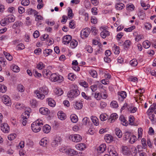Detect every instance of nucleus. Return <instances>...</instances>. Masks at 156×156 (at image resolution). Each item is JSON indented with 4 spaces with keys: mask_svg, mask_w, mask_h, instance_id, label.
<instances>
[{
    "mask_svg": "<svg viewBox=\"0 0 156 156\" xmlns=\"http://www.w3.org/2000/svg\"><path fill=\"white\" fill-rule=\"evenodd\" d=\"M34 93L38 98L43 99L45 97L44 95H47L48 93V89L46 87H41L39 90H35Z\"/></svg>",
    "mask_w": 156,
    "mask_h": 156,
    "instance_id": "1",
    "label": "nucleus"
},
{
    "mask_svg": "<svg viewBox=\"0 0 156 156\" xmlns=\"http://www.w3.org/2000/svg\"><path fill=\"white\" fill-rule=\"evenodd\" d=\"M43 125V124L42 122H40L38 120H37L31 124V129L34 132L37 133L40 130L41 128Z\"/></svg>",
    "mask_w": 156,
    "mask_h": 156,
    "instance_id": "2",
    "label": "nucleus"
},
{
    "mask_svg": "<svg viewBox=\"0 0 156 156\" xmlns=\"http://www.w3.org/2000/svg\"><path fill=\"white\" fill-rule=\"evenodd\" d=\"M50 80L52 81L60 83L63 81V77L60 75H58L56 73H53L51 75Z\"/></svg>",
    "mask_w": 156,
    "mask_h": 156,
    "instance_id": "3",
    "label": "nucleus"
},
{
    "mask_svg": "<svg viewBox=\"0 0 156 156\" xmlns=\"http://www.w3.org/2000/svg\"><path fill=\"white\" fill-rule=\"evenodd\" d=\"M63 153H66L67 154L71 155H75L77 154V152L75 150L70 148L62 149L60 150Z\"/></svg>",
    "mask_w": 156,
    "mask_h": 156,
    "instance_id": "4",
    "label": "nucleus"
},
{
    "mask_svg": "<svg viewBox=\"0 0 156 156\" xmlns=\"http://www.w3.org/2000/svg\"><path fill=\"white\" fill-rule=\"evenodd\" d=\"M79 91L77 89H73L70 91L68 94V97L74 98L78 96L80 94Z\"/></svg>",
    "mask_w": 156,
    "mask_h": 156,
    "instance_id": "5",
    "label": "nucleus"
},
{
    "mask_svg": "<svg viewBox=\"0 0 156 156\" xmlns=\"http://www.w3.org/2000/svg\"><path fill=\"white\" fill-rule=\"evenodd\" d=\"M69 138L72 141L75 142H79L82 139L81 136L80 135L76 134L70 135L69 137Z\"/></svg>",
    "mask_w": 156,
    "mask_h": 156,
    "instance_id": "6",
    "label": "nucleus"
},
{
    "mask_svg": "<svg viewBox=\"0 0 156 156\" xmlns=\"http://www.w3.org/2000/svg\"><path fill=\"white\" fill-rule=\"evenodd\" d=\"M90 30L88 28H86L83 30L80 33V36L82 38L87 37L90 33Z\"/></svg>",
    "mask_w": 156,
    "mask_h": 156,
    "instance_id": "7",
    "label": "nucleus"
},
{
    "mask_svg": "<svg viewBox=\"0 0 156 156\" xmlns=\"http://www.w3.org/2000/svg\"><path fill=\"white\" fill-rule=\"evenodd\" d=\"M4 103L7 106H9L11 104V102L10 98L6 95H4L2 98Z\"/></svg>",
    "mask_w": 156,
    "mask_h": 156,
    "instance_id": "8",
    "label": "nucleus"
},
{
    "mask_svg": "<svg viewBox=\"0 0 156 156\" xmlns=\"http://www.w3.org/2000/svg\"><path fill=\"white\" fill-rule=\"evenodd\" d=\"M1 130L4 133H8L9 130V127L7 123H3L1 125Z\"/></svg>",
    "mask_w": 156,
    "mask_h": 156,
    "instance_id": "9",
    "label": "nucleus"
},
{
    "mask_svg": "<svg viewBox=\"0 0 156 156\" xmlns=\"http://www.w3.org/2000/svg\"><path fill=\"white\" fill-rule=\"evenodd\" d=\"M31 112V109L30 108H28L25 111L24 113H23L22 116L23 120L27 119L29 117Z\"/></svg>",
    "mask_w": 156,
    "mask_h": 156,
    "instance_id": "10",
    "label": "nucleus"
},
{
    "mask_svg": "<svg viewBox=\"0 0 156 156\" xmlns=\"http://www.w3.org/2000/svg\"><path fill=\"white\" fill-rule=\"evenodd\" d=\"M72 39V37L70 35H67L62 38V42L65 44H69Z\"/></svg>",
    "mask_w": 156,
    "mask_h": 156,
    "instance_id": "11",
    "label": "nucleus"
},
{
    "mask_svg": "<svg viewBox=\"0 0 156 156\" xmlns=\"http://www.w3.org/2000/svg\"><path fill=\"white\" fill-rule=\"evenodd\" d=\"M118 95L119 101H122L126 97L127 94L126 92L122 91L120 92H119Z\"/></svg>",
    "mask_w": 156,
    "mask_h": 156,
    "instance_id": "12",
    "label": "nucleus"
},
{
    "mask_svg": "<svg viewBox=\"0 0 156 156\" xmlns=\"http://www.w3.org/2000/svg\"><path fill=\"white\" fill-rule=\"evenodd\" d=\"M118 118V115L116 113L112 114L110 116L108 119V122H114L115 120Z\"/></svg>",
    "mask_w": 156,
    "mask_h": 156,
    "instance_id": "13",
    "label": "nucleus"
},
{
    "mask_svg": "<svg viewBox=\"0 0 156 156\" xmlns=\"http://www.w3.org/2000/svg\"><path fill=\"white\" fill-rule=\"evenodd\" d=\"M57 115L58 118L61 120H63L66 118V115L62 111H60L58 112Z\"/></svg>",
    "mask_w": 156,
    "mask_h": 156,
    "instance_id": "14",
    "label": "nucleus"
},
{
    "mask_svg": "<svg viewBox=\"0 0 156 156\" xmlns=\"http://www.w3.org/2000/svg\"><path fill=\"white\" fill-rule=\"evenodd\" d=\"M39 111L41 114L47 115L50 113L49 110L46 108H40Z\"/></svg>",
    "mask_w": 156,
    "mask_h": 156,
    "instance_id": "15",
    "label": "nucleus"
},
{
    "mask_svg": "<svg viewBox=\"0 0 156 156\" xmlns=\"http://www.w3.org/2000/svg\"><path fill=\"white\" fill-rule=\"evenodd\" d=\"M106 147V145L105 144L101 145L97 148L98 152L100 153L103 152L105 150Z\"/></svg>",
    "mask_w": 156,
    "mask_h": 156,
    "instance_id": "16",
    "label": "nucleus"
},
{
    "mask_svg": "<svg viewBox=\"0 0 156 156\" xmlns=\"http://www.w3.org/2000/svg\"><path fill=\"white\" fill-rule=\"evenodd\" d=\"M85 144L83 143H80L77 144L76 145V148L79 150H83L86 147Z\"/></svg>",
    "mask_w": 156,
    "mask_h": 156,
    "instance_id": "17",
    "label": "nucleus"
},
{
    "mask_svg": "<svg viewBox=\"0 0 156 156\" xmlns=\"http://www.w3.org/2000/svg\"><path fill=\"white\" fill-rule=\"evenodd\" d=\"M51 127L48 125H46L43 128V131L45 133H48L50 131Z\"/></svg>",
    "mask_w": 156,
    "mask_h": 156,
    "instance_id": "18",
    "label": "nucleus"
},
{
    "mask_svg": "<svg viewBox=\"0 0 156 156\" xmlns=\"http://www.w3.org/2000/svg\"><path fill=\"white\" fill-rule=\"evenodd\" d=\"M115 133L119 138L122 137V133L121 130L118 128H116L115 129Z\"/></svg>",
    "mask_w": 156,
    "mask_h": 156,
    "instance_id": "19",
    "label": "nucleus"
},
{
    "mask_svg": "<svg viewBox=\"0 0 156 156\" xmlns=\"http://www.w3.org/2000/svg\"><path fill=\"white\" fill-rule=\"evenodd\" d=\"M44 76L45 78H48L51 74V72L49 70L45 69L43 72Z\"/></svg>",
    "mask_w": 156,
    "mask_h": 156,
    "instance_id": "20",
    "label": "nucleus"
},
{
    "mask_svg": "<svg viewBox=\"0 0 156 156\" xmlns=\"http://www.w3.org/2000/svg\"><path fill=\"white\" fill-rule=\"evenodd\" d=\"M124 4L122 3H118L115 5V8L117 10H121L124 7Z\"/></svg>",
    "mask_w": 156,
    "mask_h": 156,
    "instance_id": "21",
    "label": "nucleus"
},
{
    "mask_svg": "<svg viewBox=\"0 0 156 156\" xmlns=\"http://www.w3.org/2000/svg\"><path fill=\"white\" fill-rule=\"evenodd\" d=\"M122 148L123 154L126 155L129 153V148L127 146H123L122 147Z\"/></svg>",
    "mask_w": 156,
    "mask_h": 156,
    "instance_id": "22",
    "label": "nucleus"
},
{
    "mask_svg": "<svg viewBox=\"0 0 156 156\" xmlns=\"http://www.w3.org/2000/svg\"><path fill=\"white\" fill-rule=\"evenodd\" d=\"M131 136V133L129 132H126L124 133L123 136V140H127Z\"/></svg>",
    "mask_w": 156,
    "mask_h": 156,
    "instance_id": "23",
    "label": "nucleus"
},
{
    "mask_svg": "<svg viewBox=\"0 0 156 156\" xmlns=\"http://www.w3.org/2000/svg\"><path fill=\"white\" fill-rule=\"evenodd\" d=\"M109 35V32L107 30H104L101 32L100 34L101 36L103 38H105L107 36Z\"/></svg>",
    "mask_w": 156,
    "mask_h": 156,
    "instance_id": "24",
    "label": "nucleus"
},
{
    "mask_svg": "<svg viewBox=\"0 0 156 156\" xmlns=\"http://www.w3.org/2000/svg\"><path fill=\"white\" fill-rule=\"evenodd\" d=\"M60 140L56 138L54 139L51 143L52 147H56L58 146Z\"/></svg>",
    "mask_w": 156,
    "mask_h": 156,
    "instance_id": "25",
    "label": "nucleus"
},
{
    "mask_svg": "<svg viewBox=\"0 0 156 156\" xmlns=\"http://www.w3.org/2000/svg\"><path fill=\"white\" fill-rule=\"evenodd\" d=\"M48 104L51 107H54L55 105V101L51 98H48Z\"/></svg>",
    "mask_w": 156,
    "mask_h": 156,
    "instance_id": "26",
    "label": "nucleus"
},
{
    "mask_svg": "<svg viewBox=\"0 0 156 156\" xmlns=\"http://www.w3.org/2000/svg\"><path fill=\"white\" fill-rule=\"evenodd\" d=\"M6 19L7 21L10 23L13 22L15 19V17L12 15H9L8 17Z\"/></svg>",
    "mask_w": 156,
    "mask_h": 156,
    "instance_id": "27",
    "label": "nucleus"
},
{
    "mask_svg": "<svg viewBox=\"0 0 156 156\" xmlns=\"http://www.w3.org/2000/svg\"><path fill=\"white\" fill-rule=\"evenodd\" d=\"M11 69L14 72H18L20 70L19 67L17 65H12L11 67Z\"/></svg>",
    "mask_w": 156,
    "mask_h": 156,
    "instance_id": "28",
    "label": "nucleus"
},
{
    "mask_svg": "<svg viewBox=\"0 0 156 156\" xmlns=\"http://www.w3.org/2000/svg\"><path fill=\"white\" fill-rule=\"evenodd\" d=\"M27 13L29 15L34 14V15L38 14L36 10L31 8L27 10Z\"/></svg>",
    "mask_w": 156,
    "mask_h": 156,
    "instance_id": "29",
    "label": "nucleus"
},
{
    "mask_svg": "<svg viewBox=\"0 0 156 156\" xmlns=\"http://www.w3.org/2000/svg\"><path fill=\"white\" fill-rule=\"evenodd\" d=\"M4 54L6 59L9 61H11L12 59V56L9 53L4 51Z\"/></svg>",
    "mask_w": 156,
    "mask_h": 156,
    "instance_id": "30",
    "label": "nucleus"
},
{
    "mask_svg": "<svg viewBox=\"0 0 156 156\" xmlns=\"http://www.w3.org/2000/svg\"><path fill=\"white\" fill-rule=\"evenodd\" d=\"M83 106L82 103L81 102H76L75 103L74 107L77 109H81Z\"/></svg>",
    "mask_w": 156,
    "mask_h": 156,
    "instance_id": "31",
    "label": "nucleus"
},
{
    "mask_svg": "<svg viewBox=\"0 0 156 156\" xmlns=\"http://www.w3.org/2000/svg\"><path fill=\"white\" fill-rule=\"evenodd\" d=\"M72 122L73 123L76 122L78 120L77 116L76 115H71L70 117Z\"/></svg>",
    "mask_w": 156,
    "mask_h": 156,
    "instance_id": "32",
    "label": "nucleus"
},
{
    "mask_svg": "<svg viewBox=\"0 0 156 156\" xmlns=\"http://www.w3.org/2000/svg\"><path fill=\"white\" fill-rule=\"evenodd\" d=\"M119 119L122 122H123L122 124L123 126H126L127 125L128 122L125 119L123 115L120 116L119 117Z\"/></svg>",
    "mask_w": 156,
    "mask_h": 156,
    "instance_id": "33",
    "label": "nucleus"
},
{
    "mask_svg": "<svg viewBox=\"0 0 156 156\" xmlns=\"http://www.w3.org/2000/svg\"><path fill=\"white\" fill-rule=\"evenodd\" d=\"M105 139L107 142L108 143L112 140L113 138L111 135L110 134H107L105 137Z\"/></svg>",
    "mask_w": 156,
    "mask_h": 156,
    "instance_id": "34",
    "label": "nucleus"
},
{
    "mask_svg": "<svg viewBox=\"0 0 156 156\" xmlns=\"http://www.w3.org/2000/svg\"><path fill=\"white\" fill-rule=\"evenodd\" d=\"M91 119L94 125L97 126L98 124V119L95 116H92Z\"/></svg>",
    "mask_w": 156,
    "mask_h": 156,
    "instance_id": "35",
    "label": "nucleus"
},
{
    "mask_svg": "<svg viewBox=\"0 0 156 156\" xmlns=\"http://www.w3.org/2000/svg\"><path fill=\"white\" fill-rule=\"evenodd\" d=\"M39 143L41 145L45 147L47 144L48 141L46 139L43 138L41 139Z\"/></svg>",
    "mask_w": 156,
    "mask_h": 156,
    "instance_id": "36",
    "label": "nucleus"
},
{
    "mask_svg": "<svg viewBox=\"0 0 156 156\" xmlns=\"http://www.w3.org/2000/svg\"><path fill=\"white\" fill-rule=\"evenodd\" d=\"M77 42L75 40H72L70 43L71 47L73 48H75L77 45Z\"/></svg>",
    "mask_w": 156,
    "mask_h": 156,
    "instance_id": "37",
    "label": "nucleus"
},
{
    "mask_svg": "<svg viewBox=\"0 0 156 156\" xmlns=\"http://www.w3.org/2000/svg\"><path fill=\"white\" fill-rule=\"evenodd\" d=\"M55 94H56L58 95V96L61 95L63 93V90L60 88H59L58 89H56L55 90Z\"/></svg>",
    "mask_w": 156,
    "mask_h": 156,
    "instance_id": "38",
    "label": "nucleus"
},
{
    "mask_svg": "<svg viewBox=\"0 0 156 156\" xmlns=\"http://www.w3.org/2000/svg\"><path fill=\"white\" fill-rule=\"evenodd\" d=\"M139 17L141 20H143L145 16V13L143 11H140L138 14Z\"/></svg>",
    "mask_w": 156,
    "mask_h": 156,
    "instance_id": "39",
    "label": "nucleus"
},
{
    "mask_svg": "<svg viewBox=\"0 0 156 156\" xmlns=\"http://www.w3.org/2000/svg\"><path fill=\"white\" fill-rule=\"evenodd\" d=\"M52 51V50L51 49H45L44 50L43 52L44 54L46 56H47L48 55H50Z\"/></svg>",
    "mask_w": 156,
    "mask_h": 156,
    "instance_id": "40",
    "label": "nucleus"
},
{
    "mask_svg": "<svg viewBox=\"0 0 156 156\" xmlns=\"http://www.w3.org/2000/svg\"><path fill=\"white\" fill-rule=\"evenodd\" d=\"M109 154L110 156H117V153L114 149L110 150Z\"/></svg>",
    "mask_w": 156,
    "mask_h": 156,
    "instance_id": "41",
    "label": "nucleus"
},
{
    "mask_svg": "<svg viewBox=\"0 0 156 156\" xmlns=\"http://www.w3.org/2000/svg\"><path fill=\"white\" fill-rule=\"evenodd\" d=\"M100 118L101 121H104L108 119V117L106 114H102L100 115Z\"/></svg>",
    "mask_w": 156,
    "mask_h": 156,
    "instance_id": "42",
    "label": "nucleus"
},
{
    "mask_svg": "<svg viewBox=\"0 0 156 156\" xmlns=\"http://www.w3.org/2000/svg\"><path fill=\"white\" fill-rule=\"evenodd\" d=\"M7 90V87L4 85H0V92L5 93Z\"/></svg>",
    "mask_w": 156,
    "mask_h": 156,
    "instance_id": "43",
    "label": "nucleus"
},
{
    "mask_svg": "<svg viewBox=\"0 0 156 156\" xmlns=\"http://www.w3.org/2000/svg\"><path fill=\"white\" fill-rule=\"evenodd\" d=\"M7 64L6 62L4 60L3 57H0V65L2 66H5Z\"/></svg>",
    "mask_w": 156,
    "mask_h": 156,
    "instance_id": "44",
    "label": "nucleus"
},
{
    "mask_svg": "<svg viewBox=\"0 0 156 156\" xmlns=\"http://www.w3.org/2000/svg\"><path fill=\"white\" fill-rule=\"evenodd\" d=\"M89 73L90 75L94 78L97 77V73L95 70H91L90 71Z\"/></svg>",
    "mask_w": 156,
    "mask_h": 156,
    "instance_id": "45",
    "label": "nucleus"
},
{
    "mask_svg": "<svg viewBox=\"0 0 156 156\" xmlns=\"http://www.w3.org/2000/svg\"><path fill=\"white\" fill-rule=\"evenodd\" d=\"M130 64L132 66H137L138 62L135 59H133L130 61Z\"/></svg>",
    "mask_w": 156,
    "mask_h": 156,
    "instance_id": "46",
    "label": "nucleus"
},
{
    "mask_svg": "<svg viewBox=\"0 0 156 156\" xmlns=\"http://www.w3.org/2000/svg\"><path fill=\"white\" fill-rule=\"evenodd\" d=\"M131 44V42L129 40H126L123 44L124 45V47L125 48H127L130 46Z\"/></svg>",
    "mask_w": 156,
    "mask_h": 156,
    "instance_id": "47",
    "label": "nucleus"
},
{
    "mask_svg": "<svg viewBox=\"0 0 156 156\" xmlns=\"http://www.w3.org/2000/svg\"><path fill=\"white\" fill-rule=\"evenodd\" d=\"M143 44L144 47L145 48H148L150 46V43L148 41L144 42Z\"/></svg>",
    "mask_w": 156,
    "mask_h": 156,
    "instance_id": "48",
    "label": "nucleus"
},
{
    "mask_svg": "<svg viewBox=\"0 0 156 156\" xmlns=\"http://www.w3.org/2000/svg\"><path fill=\"white\" fill-rule=\"evenodd\" d=\"M136 140V137L134 135L131 136L130 137L129 140V142L131 144L134 143Z\"/></svg>",
    "mask_w": 156,
    "mask_h": 156,
    "instance_id": "49",
    "label": "nucleus"
},
{
    "mask_svg": "<svg viewBox=\"0 0 156 156\" xmlns=\"http://www.w3.org/2000/svg\"><path fill=\"white\" fill-rule=\"evenodd\" d=\"M155 108L154 107V106L151 105L147 112V114H149L152 113L155 111Z\"/></svg>",
    "mask_w": 156,
    "mask_h": 156,
    "instance_id": "50",
    "label": "nucleus"
},
{
    "mask_svg": "<svg viewBox=\"0 0 156 156\" xmlns=\"http://www.w3.org/2000/svg\"><path fill=\"white\" fill-rule=\"evenodd\" d=\"M102 97V95L101 93H95L94 95V98L98 100H99L101 99Z\"/></svg>",
    "mask_w": 156,
    "mask_h": 156,
    "instance_id": "51",
    "label": "nucleus"
},
{
    "mask_svg": "<svg viewBox=\"0 0 156 156\" xmlns=\"http://www.w3.org/2000/svg\"><path fill=\"white\" fill-rule=\"evenodd\" d=\"M69 26V27L71 29H74L76 25L73 20H72L70 21Z\"/></svg>",
    "mask_w": 156,
    "mask_h": 156,
    "instance_id": "52",
    "label": "nucleus"
},
{
    "mask_svg": "<svg viewBox=\"0 0 156 156\" xmlns=\"http://www.w3.org/2000/svg\"><path fill=\"white\" fill-rule=\"evenodd\" d=\"M86 50L89 53H91L93 51V49L92 47L89 45H88L86 46L85 48Z\"/></svg>",
    "mask_w": 156,
    "mask_h": 156,
    "instance_id": "53",
    "label": "nucleus"
},
{
    "mask_svg": "<svg viewBox=\"0 0 156 156\" xmlns=\"http://www.w3.org/2000/svg\"><path fill=\"white\" fill-rule=\"evenodd\" d=\"M21 24V22L19 21H16L12 26L13 28L15 29L16 27H20Z\"/></svg>",
    "mask_w": 156,
    "mask_h": 156,
    "instance_id": "54",
    "label": "nucleus"
},
{
    "mask_svg": "<svg viewBox=\"0 0 156 156\" xmlns=\"http://www.w3.org/2000/svg\"><path fill=\"white\" fill-rule=\"evenodd\" d=\"M17 89L20 92H23L24 91V87L22 85L19 84L17 87Z\"/></svg>",
    "mask_w": 156,
    "mask_h": 156,
    "instance_id": "55",
    "label": "nucleus"
},
{
    "mask_svg": "<svg viewBox=\"0 0 156 156\" xmlns=\"http://www.w3.org/2000/svg\"><path fill=\"white\" fill-rule=\"evenodd\" d=\"M110 105L113 108H117L118 107L117 103L116 101H112L110 104Z\"/></svg>",
    "mask_w": 156,
    "mask_h": 156,
    "instance_id": "56",
    "label": "nucleus"
},
{
    "mask_svg": "<svg viewBox=\"0 0 156 156\" xmlns=\"http://www.w3.org/2000/svg\"><path fill=\"white\" fill-rule=\"evenodd\" d=\"M81 95L83 98L87 100H90L91 99L90 96H88L84 92H82Z\"/></svg>",
    "mask_w": 156,
    "mask_h": 156,
    "instance_id": "57",
    "label": "nucleus"
},
{
    "mask_svg": "<svg viewBox=\"0 0 156 156\" xmlns=\"http://www.w3.org/2000/svg\"><path fill=\"white\" fill-rule=\"evenodd\" d=\"M16 48L17 50H22L25 48V46L23 44L20 43L16 46Z\"/></svg>",
    "mask_w": 156,
    "mask_h": 156,
    "instance_id": "58",
    "label": "nucleus"
},
{
    "mask_svg": "<svg viewBox=\"0 0 156 156\" xmlns=\"http://www.w3.org/2000/svg\"><path fill=\"white\" fill-rule=\"evenodd\" d=\"M30 2L29 0H23L21 2V4L24 6L28 5Z\"/></svg>",
    "mask_w": 156,
    "mask_h": 156,
    "instance_id": "59",
    "label": "nucleus"
},
{
    "mask_svg": "<svg viewBox=\"0 0 156 156\" xmlns=\"http://www.w3.org/2000/svg\"><path fill=\"white\" fill-rule=\"evenodd\" d=\"M144 26L145 28L148 30H150L152 27L151 24L149 23H145L144 24Z\"/></svg>",
    "mask_w": 156,
    "mask_h": 156,
    "instance_id": "60",
    "label": "nucleus"
},
{
    "mask_svg": "<svg viewBox=\"0 0 156 156\" xmlns=\"http://www.w3.org/2000/svg\"><path fill=\"white\" fill-rule=\"evenodd\" d=\"M134 117L132 115H130L129 117V122L131 125H133L134 123Z\"/></svg>",
    "mask_w": 156,
    "mask_h": 156,
    "instance_id": "61",
    "label": "nucleus"
},
{
    "mask_svg": "<svg viewBox=\"0 0 156 156\" xmlns=\"http://www.w3.org/2000/svg\"><path fill=\"white\" fill-rule=\"evenodd\" d=\"M135 28V26H132L128 28H125L124 29V30L126 32H130L133 30Z\"/></svg>",
    "mask_w": 156,
    "mask_h": 156,
    "instance_id": "62",
    "label": "nucleus"
},
{
    "mask_svg": "<svg viewBox=\"0 0 156 156\" xmlns=\"http://www.w3.org/2000/svg\"><path fill=\"white\" fill-rule=\"evenodd\" d=\"M18 10L19 13L22 14L25 12V9L23 7L19 6L18 8Z\"/></svg>",
    "mask_w": 156,
    "mask_h": 156,
    "instance_id": "63",
    "label": "nucleus"
},
{
    "mask_svg": "<svg viewBox=\"0 0 156 156\" xmlns=\"http://www.w3.org/2000/svg\"><path fill=\"white\" fill-rule=\"evenodd\" d=\"M44 64L41 62H40L37 66V68L40 70L41 69L44 67Z\"/></svg>",
    "mask_w": 156,
    "mask_h": 156,
    "instance_id": "64",
    "label": "nucleus"
}]
</instances>
